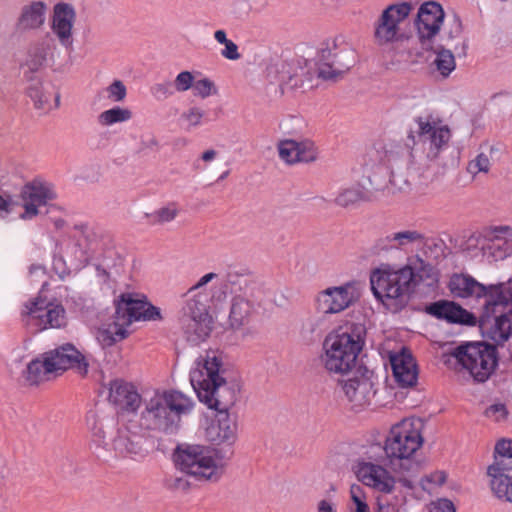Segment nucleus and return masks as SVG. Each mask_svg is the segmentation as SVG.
<instances>
[{
	"instance_id": "nucleus-1",
	"label": "nucleus",
	"mask_w": 512,
	"mask_h": 512,
	"mask_svg": "<svg viewBox=\"0 0 512 512\" xmlns=\"http://www.w3.org/2000/svg\"><path fill=\"white\" fill-rule=\"evenodd\" d=\"M222 360L215 352L201 356L190 372V382L200 402L218 414L205 428L207 441L220 445H232L237 439V423L228 409L236 401V389L224 377Z\"/></svg>"
},
{
	"instance_id": "nucleus-2",
	"label": "nucleus",
	"mask_w": 512,
	"mask_h": 512,
	"mask_svg": "<svg viewBox=\"0 0 512 512\" xmlns=\"http://www.w3.org/2000/svg\"><path fill=\"white\" fill-rule=\"evenodd\" d=\"M415 123L417 129L410 131L406 143L389 142L380 149L370 150L392 172L421 170L448 146L451 132L447 126L435 122L431 116H419Z\"/></svg>"
},
{
	"instance_id": "nucleus-3",
	"label": "nucleus",
	"mask_w": 512,
	"mask_h": 512,
	"mask_svg": "<svg viewBox=\"0 0 512 512\" xmlns=\"http://www.w3.org/2000/svg\"><path fill=\"white\" fill-rule=\"evenodd\" d=\"M423 423L418 418H405L392 426L384 446L373 445L369 459L381 462L385 458L387 466L398 475V483L407 491L416 488L422 463L417 459V451L422 447Z\"/></svg>"
},
{
	"instance_id": "nucleus-4",
	"label": "nucleus",
	"mask_w": 512,
	"mask_h": 512,
	"mask_svg": "<svg viewBox=\"0 0 512 512\" xmlns=\"http://www.w3.org/2000/svg\"><path fill=\"white\" fill-rule=\"evenodd\" d=\"M370 286L374 297L389 311L397 313L409 302L415 287L425 280L436 282L431 267L421 258L396 269L382 264L370 272Z\"/></svg>"
},
{
	"instance_id": "nucleus-5",
	"label": "nucleus",
	"mask_w": 512,
	"mask_h": 512,
	"mask_svg": "<svg viewBox=\"0 0 512 512\" xmlns=\"http://www.w3.org/2000/svg\"><path fill=\"white\" fill-rule=\"evenodd\" d=\"M228 460L218 448L198 444L178 447L175 464L185 475L167 477L166 486L174 491L185 492L191 486L188 476L197 481L218 482L225 473Z\"/></svg>"
},
{
	"instance_id": "nucleus-6",
	"label": "nucleus",
	"mask_w": 512,
	"mask_h": 512,
	"mask_svg": "<svg viewBox=\"0 0 512 512\" xmlns=\"http://www.w3.org/2000/svg\"><path fill=\"white\" fill-rule=\"evenodd\" d=\"M143 404L141 413L134 415L138 428L165 433H173L181 416L194 407L193 400L177 390L155 391Z\"/></svg>"
},
{
	"instance_id": "nucleus-7",
	"label": "nucleus",
	"mask_w": 512,
	"mask_h": 512,
	"mask_svg": "<svg viewBox=\"0 0 512 512\" xmlns=\"http://www.w3.org/2000/svg\"><path fill=\"white\" fill-rule=\"evenodd\" d=\"M365 343V328L362 324H348L331 331L322 343L320 362L329 374L346 375L356 365Z\"/></svg>"
},
{
	"instance_id": "nucleus-8",
	"label": "nucleus",
	"mask_w": 512,
	"mask_h": 512,
	"mask_svg": "<svg viewBox=\"0 0 512 512\" xmlns=\"http://www.w3.org/2000/svg\"><path fill=\"white\" fill-rule=\"evenodd\" d=\"M479 329L486 340L504 344L512 336V287L488 296L479 318Z\"/></svg>"
},
{
	"instance_id": "nucleus-9",
	"label": "nucleus",
	"mask_w": 512,
	"mask_h": 512,
	"mask_svg": "<svg viewBox=\"0 0 512 512\" xmlns=\"http://www.w3.org/2000/svg\"><path fill=\"white\" fill-rule=\"evenodd\" d=\"M454 361L477 382L487 381L498 365L496 347L486 342H469L456 347L447 363Z\"/></svg>"
},
{
	"instance_id": "nucleus-10",
	"label": "nucleus",
	"mask_w": 512,
	"mask_h": 512,
	"mask_svg": "<svg viewBox=\"0 0 512 512\" xmlns=\"http://www.w3.org/2000/svg\"><path fill=\"white\" fill-rule=\"evenodd\" d=\"M160 309L139 299H134L131 294H123L116 302L115 314L111 323L107 325L106 334L110 344L125 339L129 332L128 327L135 321L160 320Z\"/></svg>"
},
{
	"instance_id": "nucleus-11",
	"label": "nucleus",
	"mask_w": 512,
	"mask_h": 512,
	"mask_svg": "<svg viewBox=\"0 0 512 512\" xmlns=\"http://www.w3.org/2000/svg\"><path fill=\"white\" fill-rule=\"evenodd\" d=\"M466 250L474 257L498 261L512 255V227L490 226L472 234L466 242Z\"/></svg>"
},
{
	"instance_id": "nucleus-12",
	"label": "nucleus",
	"mask_w": 512,
	"mask_h": 512,
	"mask_svg": "<svg viewBox=\"0 0 512 512\" xmlns=\"http://www.w3.org/2000/svg\"><path fill=\"white\" fill-rule=\"evenodd\" d=\"M209 295L206 292L186 293L181 323L189 340L203 341L212 331L213 320L209 314Z\"/></svg>"
},
{
	"instance_id": "nucleus-13",
	"label": "nucleus",
	"mask_w": 512,
	"mask_h": 512,
	"mask_svg": "<svg viewBox=\"0 0 512 512\" xmlns=\"http://www.w3.org/2000/svg\"><path fill=\"white\" fill-rule=\"evenodd\" d=\"M412 9L413 6L409 2L388 5L373 24L375 44L386 47L403 40L404 33L401 26Z\"/></svg>"
},
{
	"instance_id": "nucleus-14",
	"label": "nucleus",
	"mask_w": 512,
	"mask_h": 512,
	"mask_svg": "<svg viewBox=\"0 0 512 512\" xmlns=\"http://www.w3.org/2000/svg\"><path fill=\"white\" fill-rule=\"evenodd\" d=\"M358 283L348 281L340 286L328 287L320 291L315 299L317 311L323 314H336L352 305L357 297Z\"/></svg>"
},
{
	"instance_id": "nucleus-15",
	"label": "nucleus",
	"mask_w": 512,
	"mask_h": 512,
	"mask_svg": "<svg viewBox=\"0 0 512 512\" xmlns=\"http://www.w3.org/2000/svg\"><path fill=\"white\" fill-rule=\"evenodd\" d=\"M267 75L271 84L278 85L281 95L303 87L305 81H311L299 62L277 61L268 67Z\"/></svg>"
},
{
	"instance_id": "nucleus-16",
	"label": "nucleus",
	"mask_w": 512,
	"mask_h": 512,
	"mask_svg": "<svg viewBox=\"0 0 512 512\" xmlns=\"http://www.w3.org/2000/svg\"><path fill=\"white\" fill-rule=\"evenodd\" d=\"M442 6L434 1L423 3L415 22L420 43L426 49H433L432 40L438 35L444 21Z\"/></svg>"
},
{
	"instance_id": "nucleus-17",
	"label": "nucleus",
	"mask_w": 512,
	"mask_h": 512,
	"mask_svg": "<svg viewBox=\"0 0 512 512\" xmlns=\"http://www.w3.org/2000/svg\"><path fill=\"white\" fill-rule=\"evenodd\" d=\"M353 470L363 484L380 492L391 493L397 488L406 491L398 483V475H396V478L391 476L383 466L377 463L359 460L354 465Z\"/></svg>"
},
{
	"instance_id": "nucleus-18",
	"label": "nucleus",
	"mask_w": 512,
	"mask_h": 512,
	"mask_svg": "<svg viewBox=\"0 0 512 512\" xmlns=\"http://www.w3.org/2000/svg\"><path fill=\"white\" fill-rule=\"evenodd\" d=\"M342 391L352 409H362L370 405L376 394L372 375L361 374L340 382Z\"/></svg>"
},
{
	"instance_id": "nucleus-19",
	"label": "nucleus",
	"mask_w": 512,
	"mask_h": 512,
	"mask_svg": "<svg viewBox=\"0 0 512 512\" xmlns=\"http://www.w3.org/2000/svg\"><path fill=\"white\" fill-rule=\"evenodd\" d=\"M50 360L51 367L55 373L74 369L81 376L88 373L89 363L85 355H83L73 344L66 343L53 350L46 352Z\"/></svg>"
},
{
	"instance_id": "nucleus-20",
	"label": "nucleus",
	"mask_w": 512,
	"mask_h": 512,
	"mask_svg": "<svg viewBox=\"0 0 512 512\" xmlns=\"http://www.w3.org/2000/svg\"><path fill=\"white\" fill-rule=\"evenodd\" d=\"M23 314L28 317L27 323L38 320L41 329L60 328L66 324V313L61 304H45L36 299L25 304Z\"/></svg>"
},
{
	"instance_id": "nucleus-21",
	"label": "nucleus",
	"mask_w": 512,
	"mask_h": 512,
	"mask_svg": "<svg viewBox=\"0 0 512 512\" xmlns=\"http://www.w3.org/2000/svg\"><path fill=\"white\" fill-rule=\"evenodd\" d=\"M108 400L122 413L136 415L141 406L142 397L136 386L124 379H114L108 385Z\"/></svg>"
},
{
	"instance_id": "nucleus-22",
	"label": "nucleus",
	"mask_w": 512,
	"mask_h": 512,
	"mask_svg": "<svg viewBox=\"0 0 512 512\" xmlns=\"http://www.w3.org/2000/svg\"><path fill=\"white\" fill-rule=\"evenodd\" d=\"M56 198L52 186L42 182L26 184L21 191L24 212L20 215L23 220H30L39 214V208Z\"/></svg>"
},
{
	"instance_id": "nucleus-23",
	"label": "nucleus",
	"mask_w": 512,
	"mask_h": 512,
	"mask_svg": "<svg viewBox=\"0 0 512 512\" xmlns=\"http://www.w3.org/2000/svg\"><path fill=\"white\" fill-rule=\"evenodd\" d=\"M449 290L457 298H483L487 302L488 296L500 292L507 286L504 284L485 286L470 275L454 274L449 281Z\"/></svg>"
},
{
	"instance_id": "nucleus-24",
	"label": "nucleus",
	"mask_w": 512,
	"mask_h": 512,
	"mask_svg": "<svg viewBox=\"0 0 512 512\" xmlns=\"http://www.w3.org/2000/svg\"><path fill=\"white\" fill-rule=\"evenodd\" d=\"M76 21L74 7L66 2H58L53 7L51 30L59 43L65 47L73 44V27Z\"/></svg>"
},
{
	"instance_id": "nucleus-25",
	"label": "nucleus",
	"mask_w": 512,
	"mask_h": 512,
	"mask_svg": "<svg viewBox=\"0 0 512 512\" xmlns=\"http://www.w3.org/2000/svg\"><path fill=\"white\" fill-rule=\"evenodd\" d=\"M48 13V4L42 0H32L23 4L15 21V29L19 33L37 32L41 30Z\"/></svg>"
},
{
	"instance_id": "nucleus-26",
	"label": "nucleus",
	"mask_w": 512,
	"mask_h": 512,
	"mask_svg": "<svg viewBox=\"0 0 512 512\" xmlns=\"http://www.w3.org/2000/svg\"><path fill=\"white\" fill-rule=\"evenodd\" d=\"M363 173L364 177L369 182V188H365V190L370 192L371 198L375 193L389 190V185L392 184L391 177L393 172L380 162L370 151L366 155Z\"/></svg>"
},
{
	"instance_id": "nucleus-27",
	"label": "nucleus",
	"mask_w": 512,
	"mask_h": 512,
	"mask_svg": "<svg viewBox=\"0 0 512 512\" xmlns=\"http://www.w3.org/2000/svg\"><path fill=\"white\" fill-rule=\"evenodd\" d=\"M278 152L279 157L288 164L312 162L317 158L316 147L310 140H282L278 144Z\"/></svg>"
},
{
	"instance_id": "nucleus-28",
	"label": "nucleus",
	"mask_w": 512,
	"mask_h": 512,
	"mask_svg": "<svg viewBox=\"0 0 512 512\" xmlns=\"http://www.w3.org/2000/svg\"><path fill=\"white\" fill-rule=\"evenodd\" d=\"M426 311L437 319H443L449 323L473 325L476 322L473 314L452 301L434 302L427 306Z\"/></svg>"
},
{
	"instance_id": "nucleus-29",
	"label": "nucleus",
	"mask_w": 512,
	"mask_h": 512,
	"mask_svg": "<svg viewBox=\"0 0 512 512\" xmlns=\"http://www.w3.org/2000/svg\"><path fill=\"white\" fill-rule=\"evenodd\" d=\"M54 48V40L49 36L32 43L27 50L24 67L30 73L43 70L53 58Z\"/></svg>"
},
{
	"instance_id": "nucleus-30",
	"label": "nucleus",
	"mask_w": 512,
	"mask_h": 512,
	"mask_svg": "<svg viewBox=\"0 0 512 512\" xmlns=\"http://www.w3.org/2000/svg\"><path fill=\"white\" fill-rule=\"evenodd\" d=\"M390 363L395 380L401 387H413L417 383V366L410 353L402 351L391 355Z\"/></svg>"
},
{
	"instance_id": "nucleus-31",
	"label": "nucleus",
	"mask_w": 512,
	"mask_h": 512,
	"mask_svg": "<svg viewBox=\"0 0 512 512\" xmlns=\"http://www.w3.org/2000/svg\"><path fill=\"white\" fill-rule=\"evenodd\" d=\"M137 427V422L130 419L126 430L119 432L118 436L114 439L113 447L120 455L136 456L143 454V436L135 431Z\"/></svg>"
},
{
	"instance_id": "nucleus-32",
	"label": "nucleus",
	"mask_w": 512,
	"mask_h": 512,
	"mask_svg": "<svg viewBox=\"0 0 512 512\" xmlns=\"http://www.w3.org/2000/svg\"><path fill=\"white\" fill-rule=\"evenodd\" d=\"M93 238L94 233L87 226L75 229L73 239L67 247V255L73 262L80 264L87 260L93 248Z\"/></svg>"
},
{
	"instance_id": "nucleus-33",
	"label": "nucleus",
	"mask_w": 512,
	"mask_h": 512,
	"mask_svg": "<svg viewBox=\"0 0 512 512\" xmlns=\"http://www.w3.org/2000/svg\"><path fill=\"white\" fill-rule=\"evenodd\" d=\"M383 241L386 249L407 250L414 245H422L425 236L418 230H400L388 234Z\"/></svg>"
},
{
	"instance_id": "nucleus-34",
	"label": "nucleus",
	"mask_w": 512,
	"mask_h": 512,
	"mask_svg": "<svg viewBox=\"0 0 512 512\" xmlns=\"http://www.w3.org/2000/svg\"><path fill=\"white\" fill-rule=\"evenodd\" d=\"M253 312V305L247 298L236 295L231 300L229 323L234 329L246 325Z\"/></svg>"
},
{
	"instance_id": "nucleus-35",
	"label": "nucleus",
	"mask_w": 512,
	"mask_h": 512,
	"mask_svg": "<svg viewBox=\"0 0 512 512\" xmlns=\"http://www.w3.org/2000/svg\"><path fill=\"white\" fill-rule=\"evenodd\" d=\"M50 360L46 353L42 354V359H34L28 365L25 373V378L30 384H38L48 379V376L55 373L51 367Z\"/></svg>"
},
{
	"instance_id": "nucleus-36",
	"label": "nucleus",
	"mask_w": 512,
	"mask_h": 512,
	"mask_svg": "<svg viewBox=\"0 0 512 512\" xmlns=\"http://www.w3.org/2000/svg\"><path fill=\"white\" fill-rule=\"evenodd\" d=\"M370 199L371 194L365 190V187L353 186L341 190L334 199V202L340 207L347 208L361 201H369Z\"/></svg>"
},
{
	"instance_id": "nucleus-37",
	"label": "nucleus",
	"mask_w": 512,
	"mask_h": 512,
	"mask_svg": "<svg viewBox=\"0 0 512 512\" xmlns=\"http://www.w3.org/2000/svg\"><path fill=\"white\" fill-rule=\"evenodd\" d=\"M133 113L129 108L114 106L101 112L98 117V123L103 127H109L115 124L128 122L132 119Z\"/></svg>"
},
{
	"instance_id": "nucleus-38",
	"label": "nucleus",
	"mask_w": 512,
	"mask_h": 512,
	"mask_svg": "<svg viewBox=\"0 0 512 512\" xmlns=\"http://www.w3.org/2000/svg\"><path fill=\"white\" fill-rule=\"evenodd\" d=\"M27 94L39 110H50V93H47L41 81H34L27 87Z\"/></svg>"
},
{
	"instance_id": "nucleus-39",
	"label": "nucleus",
	"mask_w": 512,
	"mask_h": 512,
	"mask_svg": "<svg viewBox=\"0 0 512 512\" xmlns=\"http://www.w3.org/2000/svg\"><path fill=\"white\" fill-rule=\"evenodd\" d=\"M490 486L498 499L512 503V475L490 478Z\"/></svg>"
},
{
	"instance_id": "nucleus-40",
	"label": "nucleus",
	"mask_w": 512,
	"mask_h": 512,
	"mask_svg": "<svg viewBox=\"0 0 512 512\" xmlns=\"http://www.w3.org/2000/svg\"><path fill=\"white\" fill-rule=\"evenodd\" d=\"M179 213V204L177 202H169L148 216L150 217L152 224L162 225L175 220Z\"/></svg>"
},
{
	"instance_id": "nucleus-41",
	"label": "nucleus",
	"mask_w": 512,
	"mask_h": 512,
	"mask_svg": "<svg viewBox=\"0 0 512 512\" xmlns=\"http://www.w3.org/2000/svg\"><path fill=\"white\" fill-rule=\"evenodd\" d=\"M433 63L443 77H448L456 67L454 55L448 49L437 50Z\"/></svg>"
},
{
	"instance_id": "nucleus-42",
	"label": "nucleus",
	"mask_w": 512,
	"mask_h": 512,
	"mask_svg": "<svg viewBox=\"0 0 512 512\" xmlns=\"http://www.w3.org/2000/svg\"><path fill=\"white\" fill-rule=\"evenodd\" d=\"M494 152L492 146L487 147L481 151L475 159L471 160L468 164V172L471 174H478L480 172L487 173L491 166V156Z\"/></svg>"
},
{
	"instance_id": "nucleus-43",
	"label": "nucleus",
	"mask_w": 512,
	"mask_h": 512,
	"mask_svg": "<svg viewBox=\"0 0 512 512\" xmlns=\"http://www.w3.org/2000/svg\"><path fill=\"white\" fill-rule=\"evenodd\" d=\"M349 509L351 512H370L366 493L358 484H353L350 487Z\"/></svg>"
},
{
	"instance_id": "nucleus-44",
	"label": "nucleus",
	"mask_w": 512,
	"mask_h": 512,
	"mask_svg": "<svg viewBox=\"0 0 512 512\" xmlns=\"http://www.w3.org/2000/svg\"><path fill=\"white\" fill-rule=\"evenodd\" d=\"M487 474L490 478L512 475V458L494 456V462L488 467Z\"/></svg>"
},
{
	"instance_id": "nucleus-45",
	"label": "nucleus",
	"mask_w": 512,
	"mask_h": 512,
	"mask_svg": "<svg viewBox=\"0 0 512 512\" xmlns=\"http://www.w3.org/2000/svg\"><path fill=\"white\" fill-rule=\"evenodd\" d=\"M107 98L111 102H122L127 96V89L121 80H114L107 88Z\"/></svg>"
},
{
	"instance_id": "nucleus-46",
	"label": "nucleus",
	"mask_w": 512,
	"mask_h": 512,
	"mask_svg": "<svg viewBox=\"0 0 512 512\" xmlns=\"http://www.w3.org/2000/svg\"><path fill=\"white\" fill-rule=\"evenodd\" d=\"M446 481V474L442 471H436L426 476L423 479H419L416 485L419 483L423 490L430 491L434 486H440Z\"/></svg>"
},
{
	"instance_id": "nucleus-47",
	"label": "nucleus",
	"mask_w": 512,
	"mask_h": 512,
	"mask_svg": "<svg viewBox=\"0 0 512 512\" xmlns=\"http://www.w3.org/2000/svg\"><path fill=\"white\" fill-rule=\"evenodd\" d=\"M150 92L156 100H166L174 94L173 83L170 81L156 83L150 88Z\"/></svg>"
},
{
	"instance_id": "nucleus-48",
	"label": "nucleus",
	"mask_w": 512,
	"mask_h": 512,
	"mask_svg": "<svg viewBox=\"0 0 512 512\" xmlns=\"http://www.w3.org/2000/svg\"><path fill=\"white\" fill-rule=\"evenodd\" d=\"M193 91L196 96L201 98H207L217 93L214 83L207 78L194 82Z\"/></svg>"
},
{
	"instance_id": "nucleus-49",
	"label": "nucleus",
	"mask_w": 512,
	"mask_h": 512,
	"mask_svg": "<svg viewBox=\"0 0 512 512\" xmlns=\"http://www.w3.org/2000/svg\"><path fill=\"white\" fill-rule=\"evenodd\" d=\"M317 72L318 77L326 81H337L344 74V70L336 69L328 63L320 64Z\"/></svg>"
},
{
	"instance_id": "nucleus-50",
	"label": "nucleus",
	"mask_w": 512,
	"mask_h": 512,
	"mask_svg": "<svg viewBox=\"0 0 512 512\" xmlns=\"http://www.w3.org/2000/svg\"><path fill=\"white\" fill-rule=\"evenodd\" d=\"M194 76L189 71L180 72L173 83V87L178 92H185L190 88H193Z\"/></svg>"
},
{
	"instance_id": "nucleus-51",
	"label": "nucleus",
	"mask_w": 512,
	"mask_h": 512,
	"mask_svg": "<svg viewBox=\"0 0 512 512\" xmlns=\"http://www.w3.org/2000/svg\"><path fill=\"white\" fill-rule=\"evenodd\" d=\"M204 116V110L199 107H191L181 115V118L188 123L189 127H197L202 124Z\"/></svg>"
},
{
	"instance_id": "nucleus-52",
	"label": "nucleus",
	"mask_w": 512,
	"mask_h": 512,
	"mask_svg": "<svg viewBox=\"0 0 512 512\" xmlns=\"http://www.w3.org/2000/svg\"><path fill=\"white\" fill-rule=\"evenodd\" d=\"M507 415L508 411L503 403L492 404L485 410V416L497 422L505 419Z\"/></svg>"
},
{
	"instance_id": "nucleus-53",
	"label": "nucleus",
	"mask_w": 512,
	"mask_h": 512,
	"mask_svg": "<svg viewBox=\"0 0 512 512\" xmlns=\"http://www.w3.org/2000/svg\"><path fill=\"white\" fill-rule=\"evenodd\" d=\"M494 456L512 458V440L502 439L495 445Z\"/></svg>"
},
{
	"instance_id": "nucleus-54",
	"label": "nucleus",
	"mask_w": 512,
	"mask_h": 512,
	"mask_svg": "<svg viewBox=\"0 0 512 512\" xmlns=\"http://www.w3.org/2000/svg\"><path fill=\"white\" fill-rule=\"evenodd\" d=\"M429 512H456V510L450 500L438 499L430 504Z\"/></svg>"
},
{
	"instance_id": "nucleus-55",
	"label": "nucleus",
	"mask_w": 512,
	"mask_h": 512,
	"mask_svg": "<svg viewBox=\"0 0 512 512\" xmlns=\"http://www.w3.org/2000/svg\"><path fill=\"white\" fill-rule=\"evenodd\" d=\"M91 432L93 441L98 445L101 446L105 443V431L103 429V426L101 423H99L97 420L94 421L93 425L91 426Z\"/></svg>"
},
{
	"instance_id": "nucleus-56",
	"label": "nucleus",
	"mask_w": 512,
	"mask_h": 512,
	"mask_svg": "<svg viewBox=\"0 0 512 512\" xmlns=\"http://www.w3.org/2000/svg\"><path fill=\"white\" fill-rule=\"evenodd\" d=\"M218 275L214 272L203 275L189 290L193 292H205L203 288L212 280L216 279Z\"/></svg>"
},
{
	"instance_id": "nucleus-57",
	"label": "nucleus",
	"mask_w": 512,
	"mask_h": 512,
	"mask_svg": "<svg viewBox=\"0 0 512 512\" xmlns=\"http://www.w3.org/2000/svg\"><path fill=\"white\" fill-rule=\"evenodd\" d=\"M225 45V49L222 50V56L229 60H238L241 55L238 52L237 45L229 40Z\"/></svg>"
},
{
	"instance_id": "nucleus-58",
	"label": "nucleus",
	"mask_w": 512,
	"mask_h": 512,
	"mask_svg": "<svg viewBox=\"0 0 512 512\" xmlns=\"http://www.w3.org/2000/svg\"><path fill=\"white\" fill-rule=\"evenodd\" d=\"M53 269L59 275L61 279H64L66 276L70 274L69 269L67 268L65 261L62 257H55L53 260Z\"/></svg>"
},
{
	"instance_id": "nucleus-59",
	"label": "nucleus",
	"mask_w": 512,
	"mask_h": 512,
	"mask_svg": "<svg viewBox=\"0 0 512 512\" xmlns=\"http://www.w3.org/2000/svg\"><path fill=\"white\" fill-rule=\"evenodd\" d=\"M318 512H337L336 505L331 500L323 499L317 505Z\"/></svg>"
},
{
	"instance_id": "nucleus-60",
	"label": "nucleus",
	"mask_w": 512,
	"mask_h": 512,
	"mask_svg": "<svg viewBox=\"0 0 512 512\" xmlns=\"http://www.w3.org/2000/svg\"><path fill=\"white\" fill-rule=\"evenodd\" d=\"M214 38L220 44H226L229 41V39H227L226 32L224 30H217L214 33Z\"/></svg>"
},
{
	"instance_id": "nucleus-61",
	"label": "nucleus",
	"mask_w": 512,
	"mask_h": 512,
	"mask_svg": "<svg viewBox=\"0 0 512 512\" xmlns=\"http://www.w3.org/2000/svg\"><path fill=\"white\" fill-rule=\"evenodd\" d=\"M217 152L213 149L206 150L202 153L201 158L205 162H209L215 159Z\"/></svg>"
},
{
	"instance_id": "nucleus-62",
	"label": "nucleus",
	"mask_w": 512,
	"mask_h": 512,
	"mask_svg": "<svg viewBox=\"0 0 512 512\" xmlns=\"http://www.w3.org/2000/svg\"><path fill=\"white\" fill-rule=\"evenodd\" d=\"M53 224L57 230H61L66 226V221L63 218H55Z\"/></svg>"
},
{
	"instance_id": "nucleus-63",
	"label": "nucleus",
	"mask_w": 512,
	"mask_h": 512,
	"mask_svg": "<svg viewBox=\"0 0 512 512\" xmlns=\"http://www.w3.org/2000/svg\"><path fill=\"white\" fill-rule=\"evenodd\" d=\"M29 271H30L31 274L36 273V272H42L44 274L45 268L42 265L33 264V265L30 266Z\"/></svg>"
},
{
	"instance_id": "nucleus-64",
	"label": "nucleus",
	"mask_w": 512,
	"mask_h": 512,
	"mask_svg": "<svg viewBox=\"0 0 512 512\" xmlns=\"http://www.w3.org/2000/svg\"><path fill=\"white\" fill-rule=\"evenodd\" d=\"M378 512H396L395 507L387 505V506H380L378 509Z\"/></svg>"
}]
</instances>
